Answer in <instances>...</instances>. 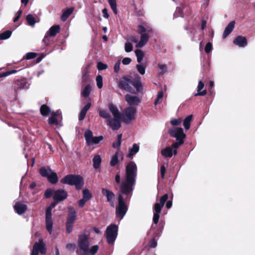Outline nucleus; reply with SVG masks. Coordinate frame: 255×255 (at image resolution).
<instances>
[{
    "instance_id": "1",
    "label": "nucleus",
    "mask_w": 255,
    "mask_h": 255,
    "mask_svg": "<svg viewBox=\"0 0 255 255\" xmlns=\"http://www.w3.org/2000/svg\"><path fill=\"white\" fill-rule=\"evenodd\" d=\"M136 175V165L134 162L130 161L126 166L125 180L121 182L118 194V206L116 207V214L120 220L124 218L128 211V207L122 195H126L127 198L131 196L135 183Z\"/></svg>"
},
{
    "instance_id": "2",
    "label": "nucleus",
    "mask_w": 255,
    "mask_h": 255,
    "mask_svg": "<svg viewBox=\"0 0 255 255\" xmlns=\"http://www.w3.org/2000/svg\"><path fill=\"white\" fill-rule=\"evenodd\" d=\"M168 199L167 194L163 195L160 199L159 202H156L154 206L153 209V222L154 225H152L151 227L150 230H154L155 226L157 225L158 222L159 218V214L161 211V209L163 208L165 202Z\"/></svg>"
},
{
    "instance_id": "3",
    "label": "nucleus",
    "mask_w": 255,
    "mask_h": 255,
    "mask_svg": "<svg viewBox=\"0 0 255 255\" xmlns=\"http://www.w3.org/2000/svg\"><path fill=\"white\" fill-rule=\"evenodd\" d=\"M152 32V29L149 26L145 27L142 25L138 26L137 33L141 34L139 41L136 44V47H143L148 41L149 38V33Z\"/></svg>"
},
{
    "instance_id": "4",
    "label": "nucleus",
    "mask_w": 255,
    "mask_h": 255,
    "mask_svg": "<svg viewBox=\"0 0 255 255\" xmlns=\"http://www.w3.org/2000/svg\"><path fill=\"white\" fill-rule=\"evenodd\" d=\"M61 182L70 185H75L78 189H80L84 185V180L80 175H67L61 180Z\"/></svg>"
},
{
    "instance_id": "5",
    "label": "nucleus",
    "mask_w": 255,
    "mask_h": 255,
    "mask_svg": "<svg viewBox=\"0 0 255 255\" xmlns=\"http://www.w3.org/2000/svg\"><path fill=\"white\" fill-rule=\"evenodd\" d=\"M39 172L42 176L46 177L51 183L55 184L57 182V174L54 172L49 167H42L39 169Z\"/></svg>"
},
{
    "instance_id": "6",
    "label": "nucleus",
    "mask_w": 255,
    "mask_h": 255,
    "mask_svg": "<svg viewBox=\"0 0 255 255\" xmlns=\"http://www.w3.org/2000/svg\"><path fill=\"white\" fill-rule=\"evenodd\" d=\"M118 231V227L115 224H111L106 229L107 240L109 244H113L115 242Z\"/></svg>"
},
{
    "instance_id": "7",
    "label": "nucleus",
    "mask_w": 255,
    "mask_h": 255,
    "mask_svg": "<svg viewBox=\"0 0 255 255\" xmlns=\"http://www.w3.org/2000/svg\"><path fill=\"white\" fill-rule=\"evenodd\" d=\"M117 83L118 87L121 89L126 90L130 93H135L134 90L131 87L132 80L130 77L124 76Z\"/></svg>"
},
{
    "instance_id": "8",
    "label": "nucleus",
    "mask_w": 255,
    "mask_h": 255,
    "mask_svg": "<svg viewBox=\"0 0 255 255\" xmlns=\"http://www.w3.org/2000/svg\"><path fill=\"white\" fill-rule=\"evenodd\" d=\"M136 109L133 107L126 108L122 116L123 121L126 124H129L133 120L136 116Z\"/></svg>"
},
{
    "instance_id": "9",
    "label": "nucleus",
    "mask_w": 255,
    "mask_h": 255,
    "mask_svg": "<svg viewBox=\"0 0 255 255\" xmlns=\"http://www.w3.org/2000/svg\"><path fill=\"white\" fill-rule=\"evenodd\" d=\"M56 202H54L53 204H52L50 206H49L46 210V217H45V222H46V229L51 234L52 231V227H53V221L52 220V214L51 211L52 209L55 206Z\"/></svg>"
},
{
    "instance_id": "10",
    "label": "nucleus",
    "mask_w": 255,
    "mask_h": 255,
    "mask_svg": "<svg viewBox=\"0 0 255 255\" xmlns=\"http://www.w3.org/2000/svg\"><path fill=\"white\" fill-rule=\"evenodd\" d=\"M86 142L88 145H92L99 143L103 139V136H93V132L90 129H87L84 133Z\"/></svg>"
},
{
    "instance_id": "11",
    "label": "nucleus",
    "mask_w": 255,
    "mask_h": 255,
    "mask_svg": "<svg viewBox=\"0 0 255 255\" xmlns=\"http://www.w3.org/2000/svg\"><path fill=\"white\" fill-rule=\"evenodd\" d=\"M78 246L80 249L83 252V255H88L89 243L88 238L86 236L81 235L79 237Z\"/></svg>"
},
{
    "instance_id": "12",
    "label": "nucleus",
    "mask_w": 255,
    "mask_h": 255,
    "mask_svg": "<svg viewBox=\"0 0 255 255\" xmlns=\"http://www.w3.org/2000/svg\"><path fill=\"white\" fill-rule=\"evenodd\" d=\"M38 253L42 255H44L46 253V246L42 240L34 244L31 255H38Z\"/></svg>"
},
{
    "instance_id": "13",
    "label": "nucleus",
    "mask_w": 255,
    "mask_h": 255,
    "mask_svg": "<svg viewBox=\"0 0 255 255\" xmlns=\"http://www.w3.org/2000/svg\"><path fill=\"white\" fill-rule=\"evenodd\" d=\"M169 133L171 136L175 137L176 140H183L186 136L181 128H174L169 130Z\"/></svg>"
},
{
    "instance_id": "14",
    "label": "nucleus",
    "mask_w": 255,
    "mask_h": 255,
    "mask_svg": "<svg viewBox=\"0 0 255 255\" xmlns=\"http://www.w3.org/2000/svg\"><path fill=\"white\" fill-rule=\"evenodd\" d=\"M67 192L62 189H58L53 193V200L57 204L59 202L65 200L67 197Z\"/></svg>"
},
{
    "instance_id": "15",
    "label": "nucleus",
    "mask_w": 255,
    "mask_h": 255,
    "mask_svg": "<svg viewBox=\"0 0 255 255\" xmlns=\"http://www.w3.org/2000/svg\"><path fill=\"white\" fill-rule=\"evenodd\" d=\"M125 100L129 107L137 106L140 103V99L138 96H133L130 94L125 95Z\"/></svg>"
},
{
    "instance_id": "16",
    "label": "nucleus",
    "mask_w": 255,
    "mask_h": 255,
    "mask_svg": "<svg viewBox=\"0 0 255 255\" xmlns=\"http://www.w3.org/2000/svg\"><path fill=\"white\" fill-rule=\"evenodd\" d=\"M102 192L103 195L106 197L107 201L109 202L110 205L114 207L115 194L112 191L106 188H102Z\"/></svg>"
},
{
    "instance_id": "17",
    "label": "nucleus",
    "mask_w": 255,
    "mask_h": 255,
    "mask_svg": "<svg viewBox=\"0 0 255 255\" xmlns=\"http://www.w3.org/2000/svg\"><path fill=\"white\" fill-rule=\"evenodd\" d=\"M27 208V205L21 202H16L14 206V210L19 215L23 214Z\"/></svg>"
},
{
    "instance_id": "18",
    "label": "nucleus",
    "mask_w": 255,
    "mask_h": 255,
    "mask_svg": "<svg viewBox=\"0 0 255 255\" xmlns=\"http://www.w3.org/2000/svg\"><path fill=\"white\" fill-rule=\"evenodd\" d=\"M234 43L239 47H244L247 46L248 41L245 37L238 36L234 39Z\"/></svg>"
},
{
    "instance_id": "19",
    "label": "nucleus",
    "mask_w": 255,
    "mask_h": 255,
    "mask_svg": "<svg viewBox=\"0 0 255 255\" xmlns=\"http://www.w3.org/2000/svg\"><path fill=\"white\" fill-rule=\"evenodd\" d=\"M76 219V212L73 207L68 208V216L67 223L74 224Z\"/></svg>"
},
{
    "instance_id": "20",
    "label": "nucleus",
    "mask_w": 255,
    "mask_h": 255,
    "mask_svg": "<svg viewBox=\"0 0 255 255\" xmlns=\"http://www.w3.org/2000/svg\"><path fill=\"white\" fill-rule=\"evenodd\" d=\"M121 119H110L108 122V124L110 126L113 130L118 129L121 126L120 120Z\"/></svg>"
},
{
    "instance_id": "21",
    "label": "nucleus",
    "mask_w": 255,
    "mask_h": 255,
    "mask_svg": "<svg viewBox=\"0 0 255 255\" xmlns=\"http://www.w3.org/2000/svg\"><path fill=\"white\" fill-rule=\"evenodd\" d=\"M109 108L115 118L117 119H122V115L120 114L119 110L115 105L110 104L109 105Z\"/></svg>"
},
{
    "instance_id": "22",
    "label": "nucleus",
    "mask_w": 255,
    "mask_h": 255,
    "mask_svg": "<svg viewBox=\"0 0 255 255\" xmlns=\"http://www.w3.org/2000/svg\"><path fill=\"white\" fill-rule=\"evenodd\" d=\"M235 22L234 21H232L226 26L223 34V37L224 38H226L233 31L235 27Z\"/></svg>"
},
{
    "instance_id": "23",
    "label": "nucleus",
    "mask_w": 255,
    "mask_h": 255,
    "mask_svg": "<svg viewBox=\"0 0 255 255\" xmlns=\"http://www.w3.org/2000/svg\"><path fill=\"white\" fill-rule=\"evenodd\" d=\"M188 9V7L184 6L183 8L180 7H177L174 13V16L176 17L181 16L184 17L185 15H187L186 10Z\"/></svg>"
},
{
    "instance_id": "24",
    "label": "nucleus",
    "mask_w": 255,
    "mask_h": 255,
    "mask_svg": "<svg viewBox=\"0 0 255 255\" xmlns=\"http://www.w3.org/2000/svg\"><path fill=\"white\" fill-rule=\"evenodd\" d=\"M91 107V104L88 103L81 110L79 117V120L80 121H82L84 119L87 111L90 109Z\"/></svg>"
},
{
    "instance_id": "25",
    "label": "nucleus",
    "mask_w": 255,
    "mask_h": 255,
    "mask_svg": "<svg viewBox=\"0 0 255 255\" xmlns=\"http://www.w3.org/2000/svg\"><path fill=\"white\" fill-rule=\"evenodd\" d=\"M91 107V104L88 103L81 110L79 117V120L80 121H82L84 119L87 111L90 109Z\"/></svg>"
},
{
    "instance_id": "26",
    "label": "nucleus",
    "mask_w": 255,
    "mask_h": 255,
    "mask_svg": "<svg viewBox=\"0 0 255 255\" xmlns=\"http://www.w3.org/2000/svg\"><path fill=\"white\" fill-rule=\"evenodd\" d=\"M60 30V27L59 25H55L51 26L49 30L47 31V34H49L50 36H54L57 33L59 32Z\"/></svg>"
},
{
    "instance_id": "27",
    "label": "nucleus",
    "mask_w": 255,
    "mask_h": 255,
    "mask_svg": "<svg viewBox=\"0 0 255 255\" xmlns=\"http://www.w3.org/2000/svg\"><path fill=\"white\" fill-rule=\"evenodd\" d=\"M161 154L166 157H171L174 154L173 149L171 146H167L161 151Z\"/></svg>"
},
{
    "instance_id": "28",
    "label": "nucleus",
    "mask_w": 255,
    "mask_h": 255,
    "mask_svg": "<svg viewBox=\"0 0 255 255\" xmlns=\"http://www.w3.org/2000/svg\"><path fill=\"white\" fill-rule=\"evenodd\" d=\"M139 149V146L137 144L134 143L132 145V147L129 149V153L127 156L129 158L132 157L134 155L138 152Z\"/></svg>"
},
{
    "instance_id": "29",
    "label": "nucleus",
    "mask_w": 255,
    "mask_h": 255,
    "mask_svg": "<svg viewBox=\"0 0 255 255\" xmlns=\"http://www.w3.org/2000/svg\"><path fill=\"white\" fill-rule=\"evenodd\" d=\"M204 87V84L202 81H200L198 83L197 87L198 93L195 95V96H204L207 94L206 90H204L202 92H200Z\"/></svg>"
},
{
    "instance_id": "30",
    "label": "nucleus",
    "mask_w": 255,
    "mask_h": 255,
    "mask_svg": "<svg viewBox=\"0 0 255 255\" xmlns=\"http://www.w3.org/2000/svg\"><path fill=\"white\" fill-rule=\"evenodd\" d=\"M93 167L95 169H98L100 168L102 160L100 156L99 155H96L93 159Z\"/></svg>"
},
{
    "instance_id": "31",
    "label": "nucleus",
    "mask_w": 255,
    "mask_h": 255,
    "mask_svg": "<svg viewBox=\"0 0 255 255\" xmlns=\"http://www.w3.org/2000/svg\"><path fill=\"white\" fill-rule=\"evenodd\" d=\"M73 10H74V8L71 7V8H68L65 11H64L63 12V13L62 14V15L61 16V20L63 21H66L67 20V19L68 18V17L72 13Z\"/></svg>"
},
{
    "instance_id": "32",
    "label": "nucleus",
    "mask_w": 255,
    "mask_h": 255,
    "mask_svg": "<svg viewBox=\"0 0 255 255\" xmlns=\"http://www.w3.org/2000/svg\"><path fill=\"white\" fill-rule=\"evenodd\" d=\"M193 116H187L183 121V126L186 129H189L190 127V123L192 120Z\"/></svg>"
},
{
    "instance_id": "33",
    "label": "nucleus",
    "mask_w": 255,
    "mask_h": 255,
    "mask_svg": "<svg viewBox=\"0 0 255 255\" xmlns=\"http://www.w3.org/2000/svg\"><path fill=\"white\" fill-rule=\"evenodd\" d=\"M40 112L43 116H47L50 112V109L46 105H43L40 108Z\"/></svg>"
},
{
    "instance_id": "34",
    "label": "nucleus",
    "mask_w": 255,
    "mask_h": 255,
    "mask_svg": "<svg viewBox=\"0 0 255 255\" xmlns=\"http://www.w3.org/2000/svg\"><path fill=\"white\" fill-rule=\"evenodd\" d=\"M135 53L137 57V61L139 63H141L144 55L143 52L141 50L137 49L135 51Z\"/></svg>"
},
{
    "instance_id": "35",
    "label": "nucleus",
    "mask_w": 255,
    "mask_h": 255,
    "mask_svg": "<svg viewBox=\"0 0 255 255\" xmlns=\"http://www.w3.org/2000/svg\"><path fill=\"white\" fill-rule=\"evenodd\" d=\"M178 141L173 143L171 147H172V149H174L173 150V153L174 155H176L177 154V148H178V147L182 144L184 142L183 140H177Z\"/></svg>"
},
{
    "instance_id": "36",
    "label": "nucleus",
    "mask_w": 255,
    "mask_h": 255,
    "mask_svg": "<svg viewBox=\"0 0 255 255\" xmlns=\"http://www.w3.org/2000/svg\"><path fill=\"white\" fill-rule=\"evenodd\" d=\"M99 113L100 116L103 119H106L107 122L111 119L109 114L106 111L100 109L99 110Z\"/></svg>"
},
{
    "instance_id": "37",
    "label": "nucleus",
    "mask_w": 255,
    "mask_h": 255,
    "mask_svg": "<svg viewBox=\"0 0 255 255\" xmlns=\"http://www.w3.org/2000/svg\"><path fill=\"white\" fill-rule=\"evenodd\" d=\"M119 154V152L117 151L112 156L110 162V165L111 166H114L118 163Z\"/></svg>"
},
{
    "instance_id": "38",
    "label": "nucleus",
    "mask_w": 255,
    "mask_h": 255,
    "mask_svg": "<svg viewBox=\"0 0 255 255\" xmlns=\"http://www.w3.org/2000/svg\"><path fill=\"white\" fill-rule=\"evenodd\" d=\"M91 87L90 85H87L82 92V95L84 97H87L90 94Z\"/></svg>"
},
{
    "instance_id": "39",
    "label": "nucleus",
    "mask_w": 255,
    "mask_h": 255,
    "mask_svg": "<svg viewBox=\"0 0 255 255\" xmlns=\"http://www.w3.org/2000/svg\"><path fill=\"white\" fill-rule=\"evenodd\" d=\"M108 2L112 8L115 14H117L118 13V10L117 8V2L116 0H108Z\"/></svg>"
},
{
    "instance_id": "40",
    "label": "nucleus",
    "mask_w": 255,
    "mask_h": 255,
    "mask_svg": "<svg viewBox=\"0 0 255 255\" xmlns=\"http://www.w3.org/2000/svg\"><path fill=\"white\" fill-rule=\"evenodd\" d=\"M122 134H120L118 135V138H117L116 142H114L112 144V146L114 148H116L119 149V148L121 146V142H122Z\"/></svg>"
},
{
    "instance_id": "41",
    "label": "nucleus",
    "mask_w": 255,
    "mask_h": 255,
    "mask_svg": "<svg viewBox=\"0 0 255 255\" xmlns=\"http://www.w3.org/2000/svg\"><path fill=\"white\" fill-rule=\"evenodd\" d=\"M12 32L10 30H6L1 33L0 34V40H5L9 37L11 35Z\"/></svg>"
},
{
    "instance_id": "42",
    "label": "nucleus",
    "mask_w": 255,
    "mask_h": 255,
    "mask_svg": "<svg viewBox=\"0 0 255 255\" xmlns=\"http://www.w3.org/2000/svg\"><path fill=\"white\" fill-rule=\"evenodd\" d=\"M26 21L28 24L30 26H34L36 21L34 16L31 14H28L26 16Z\"/></svg>"
},
{
    "instance_id": "43",
    "label": "nucleus",
    "mask_w": 255,
    "mask_h": 255,
    "mask_svg": "<svg viewBox=\"0 0 255 255\" xmlns=\"http://www.w3.org/2000/svg\"><path fill=\"white\" fill-rule=\"evenodd\" d=\"M131 85H132L137 91L140 92L142 90V86L141 82L139 80H136L133 81H132V84Z\"/></svg>"
},
{
    "instance_id": "44",
    "label": "nucleus",
    "mask_w": 255,
    "mask_h": 255,
    "mask_svg": "<svg viewBox=\"0 0 255 255\" xmlns=\"http://www.w3.org/2000/svg\"><path fill=\"white\" fill-rule=\"evenodd\" d=\"M83 198L86 200H89L91 198V194L90 193L89 191L87 189H84L83 191Z\"/></svg>"
},
{
    "instance_id": "45",
    "label": "nucleus",
    "mask_w": 255,
    "mask_h": 255,
    "mask_svg": "<svg viewBox=\"0 0 255 255\" xmlns=\"http://www.w3.org/2000/svg\"><path fill=\"white\" fill-rule=\"evenodd\" d=\"M99 249V246L98 245H94L92 246L90 249H88V254L91 255H95Z\"/></svg>"
},
{
    "instance_id": "46",
    "label": "nucleus",
    "mask_w": 255,
    "mask_h": 255,
    "mask_svg": "<svg viewBox=\"0 0 255 255\" xmlns=\"http://www.w3.org/2000/svg\"><path fill=\"white\" fill-rule=\"evenodd\" d=\"M96 83L98 88L101 89L103 87V78L101 75H98L96 77Z\"/></svg>"
},
{
    "instance_id": "47",
    "label": "nucleus",
    "mask_w": 255,
    "mask_h": 255,
    "mask_svg": "<svg viewBox=\"0 0 255 255\" xmlns=\"http://www.w3.org/2000/svg\"><path fill=\"white\" fill-rule=\"evenodd\" d=\"M158 66L159 68L160 74L162 75L167 72V67L165 65L162 64H159Z\"/></svg>"
},
{
    "instance_id": "48",
    "label": "nucleus",
    "mask_w": 255,
    "mask_h": 255,
    "mask_svg": "<svg viewBox=\"0 0 255 255\" xmlns=\"http://www.w3.org/2000/svg\"><path fill=\"white\" fill-rule=\"evenodd\" d=\"M49 123L50 125H57L58 121L55 114H51V117L49 118Z\"/></svg>"
},
{
    "instance_id": "49",
    "label": "nucleus",
    "mask_w": 255,
    "mask_h": 255,
    "mask_svg": "<svg viewBox=\"0 0 255 255\" xmlns=\"http://www.w3.org/2000/svg\"><path fill=\"white\" fill-rule=\"evenodd\" d=\"M50 35L49 34H47V33H46L43 39V42L45 44V45L48 46L51 44V40H50Z\"/></svg>"
},
{
    "instance_id": "50",
    "label": "nucleus",
    "mask_w": 255,
    "mask_h": 255,
    "mask_svg": "<svg viewBox=\"0 0 255 255\" xmlns=\"http://www.w3.org/2000/svg\"><path fill=\"white\" fill-rule=\"evenodd\" d=\"M136 68L137 69L138 72L141 74L143 75L145 74V67L142 65L137 64Z\"/></svg>"
},
{
    "instance_id": "51",
    "label": "nucleus",
    "mask_w": 255,
    "mask_h": 255,
    "mask_svg": "<svg viewBox=\"0 0 255 255\" xmlns=\"http://www.w3.org/2000/svg\"><path fill=\"white\" fill-rule=\"evenodd\" d=\"M163 97V93L162 91H160L158 93L157 98L154 101V105H157L160 103L159 100H161Z\"/></svg>"
},
{
    "instance_id": "52",
    "label": "nucleus",
    "mask_w": 255,
    "mask_h": 255,
    "mask_svg": "<svg viewBox=\"0 0 255 255\" xmlns=\"http://www.w3.org/2000/svg\"><path fill=\"white\" fill-rule=\"evenodd\" d=\"M133 46L131 43L127 42L125 45V50L127 52H131L132 50Z\"/></svg>"
},
{
    "instance_id": "53",
    "label": "nucleus",
    "mask_w": 255,
    "mask_h": 255,
    "mask_svg": "<svg viewBox=\"0 0 255 255\" xmlns=\"http://www.w3.org/2000/svg\"><path fill=\"white\" fill-rule=\"evenodd\" d=\"M182 122V120L181 118H179L177 119H173L171 121V124L173 126H178Z\"/></svg>"
},
{
    "instance_id": "54",
    "label": "nucleus",
    "mask_w": 255,
    "mask_h": 255,
    "mask_svg": "<svg viewBox=\"0 0 255 255\" xmlns=\"http://www.w3.org/2000/svg\"><path fill=\"white\" fill-rule=\"evenodd\" d=\"M97 67L99 70H103L107 68V65L101 62H99L98 63Z\"/></svg>"
},
{
    "instance_id": "55",
    "label": "nucleus",
    "mask_w": 255,
    "mask_h": 255,
    "mask_svg": "<svg viewBox=\"0 0 255 255\" xmlns=\"http://www.w3.org/2000/svg\"><path fill=\"white\" fill-rule=\"evenodd\" d=\"M212 50V45L211 44V42H208L206 46H205V52L207 53H209L211 50Z\"/></svg>"
},
{
    "instance_id": "56",
    "label": "nucleus",
    "mask_w": 255,
    "mask_h": 255,
    "mask_svg": "<svg viewBox=\"0 0 255 255\" xmlns=\"http://www.w3.org/2000/svg\"><path fill=\"white\" fill-rule=\"evenodd\" d=\"M52 194L53 195V191L51 189H47L45 192V197L47 198H50Z\"/></svg>"
},
{
    "instance_id": "57",
    "label": "nucleus",
    "mask_w": 255,
    "mask_h": 255,
    "mask_svg": "<svg viewBox=\"0 0 255 255\" xmlns=\"http://www.w3.org/2000/svg\"><path fill=\"white\" fill-rule=\"evenodd\" d=\"M36 54L34 52H29L26 54V58L27 59H31L35 58Z\"/></svg>"
},
{
    "instance_id": "58",
    "label": "nucleus",
    "mask_w": 255,
    "mask_h": 255,
    "mask_svg": "<svg viewBox=\"0 0 255 255\" xmlns=\"http://www.w3.org/2000/svg\"><path fill=\"white\" fill-rule=\"evenodd\" d=\"M73 224L66 222V231L68 233H70L72 232L73 228Z\"/></svg>"
},
{
    "instance_id": "59",
    "label": "nucleus",
    "mask_w": 255,
    "mask_h": 255,
    "mask_svg": "<svg viewBox=\"0 0 255 255\" xmlns=\"http://www.w3.org/2000/svg\"><path fill=\"white\" fill-rule=\"evenodd\" d=\"M121 62L120 61H117L114 65V71L116 73L119 72L120 69Z\"/></svg>"
},
{
    "instance_id": "60",
    "label": "nucleus",
    "mask_w": 255,
    "mask_h": 255,
    "mask_svg": "<svg viewBox=\"0 0 255 255\" xmlns=\"http://www.w3.org/2000/svg\"><path fill=\"white\" fill-rule=\"evenodd\" d=\"M157 246V242L155 239H152L149 242V246L150 248H155Z\"/></svg>"
},
{
    "instance_id": "61",
    "label": "nucleus",
    "mask_w": 255,
    "mask_h": 255,
    "mask_svg": "<svg viewBox=\"0 0 255 255\" xmlns=\"http://www.w3.org/2000/svg\"><path fill=\"white\" fill-rule=\"evenodd\" d=\"M166 169L164 165H162L160 167L161 177L162 179L164 178Z\"/></svg>"
},
{
    "instance_id": "62",
    "label": "nucleus",
    "mask_w": 255,
    "mask_h": 255,
    "mask_svg": "<svg viewBox=\"0 0 255 255\" xmlns=\"http://www.w3.org/2000/svg\"><path fill=\"white\" fill-rule=\"evenodd\" d=\"M131 62V59L128 57L124 58L122 60V63L124 65H128Z\"/></svg>"
},
{
    "instance_id": "63",
    "label": "nucleus",
    "mask_w": 255,
    "mask_h": 255,
    "mask_svg": "<svg viewBox=\"0 0 255 255\" xmlns=\"http://www.w3.org/2000/svg\"><path fill=\"white\" fill-rule=\"evenodd\" d=\"M87 201V200H85V199H83V198H82V199H81V200L79 201V207H80V208H82V207L84 206V205H85V203H86Z\"/></svg>"
},
{
    "instance_id": "64",
    "label": "nucleus",
    "mask_w": 255,
    "mask_h": 255,
    "mask_svg": "<svg viewBox=\"0 0 255 255\" xmlns=\"http://www.w3.org/2000/svg\"><path fill=\"white\" fill-rule=\"evenodd\" d=\"M103 16L106 18H108L109 17V14L108 13V10L106 8H104L102 10Z\"/></svg>"
}]
</instances>
